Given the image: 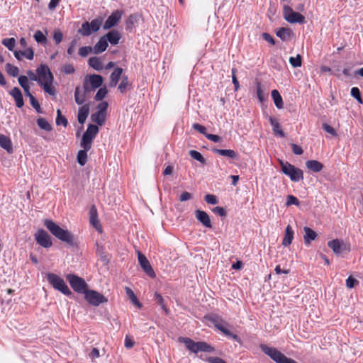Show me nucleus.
I'll use <instances>...</instances> for the list:
<instances>
[{
	"mask_svg": "<svg viewBox=\"0 0 363 363\" xmlns=\"http://www.w3.org/2000/svg\"><path fill=\"white\" fill-rule=\"evenodd\" d=\"M44 225L58 240L69 246H77L78 242L74 235L68 230L61 228L52 220L45 219L44 220Z\"/></svg>",
	"mask_w": 363,
	"mask_h": 363,
	"instance_id": "1",
	"label": "nucleus"
},
{
	"mask_svg": "<svg viewBox=\"0 0 363 363\" xmlns=\"http://www.w3.org/2000/svg\"><path fill=\"white\" fill-rule=\"evenodd\" d=\"M178 342L184 344L186 348L194 354H197L199 352L208 353L215 352V348L204 341L195 342L189 337L180 336L178 337Z\"/></svg>",
	"mask_w": 363,
	"mask_h": 363,
	"instance_id": "2",
	"label": "nucleus"
},
{
	"mask_svg": "<svg viewBox=\"0 0 363 363\" xmlns=\"http://www.w3.org/2000/svg\"><path fill=\"white\" fill-rule=\"evenodd\" d=\"M208 319L217 330L222 332L226 337L238 342H241L240 337L237 334L233 333L227 328L228 323L220 316L213 314L209 315Z\"/></svg>",
	"mask_w": 363,
	"mask_h": 363,
	"instance_id": "3",
	"label": "nucleus"
},
{
	"mask_svg": "<svg viewBox=\"0 0 363 363\" xmlns=\"http://www.w3.org/2000/svg\"><path fill=\"white\" fill-rule=\"evenodd\" d=\"M47 279L55 289L60 291L67 296H71L72 295V291L68 288L64 279L58 275L54 273H48L47 274Z\"/></svg>",
	"mask_w": 363,
	"mask_h": 363,
	"instance_id": "4",
	"label": "nucleus"
},
{
	"mask_svg": "<svg viewBox=\"0 0 363 363\" xmlns=\"http://www.w3.org/2000/svg\"><path fill=\"white\" fill-rule=\"evenodd\" d=\"M281 167V172L289 177L292 182H298L302 179H303V171L297 167H295L291 164L286 162H280Z\"/></svg>",
	"mask_w": 363,
	"mask_h": 363,
	"instance_id": "5",
	"label": "nucleus"
},
{
	"mask_svg": "<svg viewBox=\"0 0 363 363\" xmlns=\"http://www.w3.org/2000/svg\"><path fill=\"white\" fill-rule=\"evenodd\" d=\"M99 132V128L96 125L89 124L86 130L84 133L81 141V147L84 149L90 150L92 140Z\"/></svg>",
	"mask_w": 363,
	"mask_h": 363,
	"instance_id": "6",
	"label": "nucleus"
},
{
	"mask_svg": "<svg viewBox=\"0 0 363 363\" xmlns=\"http://www.w3.org/2000/svg\"><path fill=\"white\" fill-rule=\"evenodd\" d=\"M67 280L69 281L71 287L77 293L79 294H85V292L88 290L87 284L86 281L81 277L75 275V274H67Z\"/></svg>",
	"mask_w": 363,
	"mask_h": 363,
	"instance_id": "7",
	"label": "nucleus"
},
{
	"mask_svg": "<svg viewBox=\"0 0 363 363\" xmlns=\"http://www.w3.org/2000/svg\"><path fill=\"white\" fill-rule=\"evenodd\" d=\"M283 14L284 19L290 23H304L305 17L296 11H294L291 7L284 5L283 7Z\"/></svg>",
	"mask_w": 363,
	"mask_h": 363,
	"instance_id": "8",
	"label": "nucleus"
},
{
	"mask_svg": "<svg viewBox=\"0 0 363 363\" xmlns=\"http://www.w3.org/2000/svg\"><path fill=\"white\" fill-rule=\"evenodd\" d=\"M85 300L94 306H98L101 303H106L108 299L101 293L88 289L84 294Z\"/></svg>",
	"mask_w": 363,
	"mask_h": 363,
	"instance_id": "9",
	"label": "nucleus"
},
{
	"mask_svg": "<svg viewBox=\"0 0 363 363\" xmlns=\"http://www.w3.org/2000/svg\"><path fill=\"white\" fill-rule=\"evenodd\" d=\"M39 79L38 84H40L45 82H53L54 77L49 67L45 64H40L36 69Z\"/></svg>",
	"mask_w": 363,
	"mask_h": 363,
	"instance_id": "10",
	"label": "nucleus"
},
{
	"mask_svg": "<svg viewBox=\"0 0 363 363\" xmlns=\"http://www.w3.org/2000/svg\"><path fill=\"white\" fill-rule=\"evenodd\" d=\"M36 242L45 248H49L52 245L51 237L43 229H38L34 235Z\"/></svg>",
	"mask_w": 363,
	"mask_h": 363,
	"instance_id": "11",
	"label": "nucleus"
},
{
	"mask_svg": "<svg viewBox=\"0 0 363 363\" xmlns=\"http://www.w3.org/2000/svg\"><path fill=\"white\" fill-rule=\"evenodd\" d=\"M123 13V12L121 10H116L113 11L104 22L103 25L104 30H109L116 26L121 21Z\"/></svg>",
	"mask_w": 363,
	"mask_h": 363,
	"instance_id": "12",
	"label": "nucleus"
},
{
	"mask_svg": "<svg viewBox=\"0 0 363 363\" xmlns=\"http://www.w3.org/2000/svg\"><path fill=\"white\" fill-rule=\"evenodd\" d=\"M90 91L87 80L85 79L83 88L77 86L74 90V100L77 104L82 105L86 101V94Z\"/></svg>",
	"mask_w": 363,
	"mask_h": 363,
	"instance_id": "13",
	"label": "nucleus"
},
{
	"mask_svg": "<svg viewBox=\"0 0 363 363\" xmlns=\"http://www.w3.org/2000/svg\"><path fill=\"white\" fill-rule=\"evenodd\" d=\"M138 262L143 269V271L146 273L147 275H148L151 278H155L156 277V274L152 267V266L150 264L149 260L147 259V257L142 254L140 251L138 252Z\"/></svg>",
	"mask_w": 363,
	"mask_h": 363,
	"instance_id": "14",
	"label": "nucleus"
},
{
	"mask_svg": "<svg viewBox=\"0 0 363 363\" xmlns=\"http://www.w3.org/2000/svg\"><path fill=\"white\" fill-rule=\"evenodd\" d=\"M195 216L196 219L206 228H212L213 225L211 221L210 216L204 211L199 209L195 211Z\"/></svg>",
	"mask_w": 363,
	"mask_h": 363,
	"instance_id": "15",
	"label": "nucleus"
},
{
	"mask_svg": "<svg viewBox=\"0 0 363 363\" xmlns=\"http://www.w3.org/2000/svg\"><path fill=\"white\" fill-rule=\"evenodd\" d=\"M89 88L91 90H95L99 88L103 84V77L101 75L93 74L89 76V81L87 80Z\"/></svg>",
	"mask_w": 363,
	"mask_h": 363,
	"instance_id": "16",
	"label": "nucleus"
},
{
	"mask_svg": "<svg viewBox=\"0 0 363 363\" xmlns=\"http://www.w3.org/2000/svg\"><path fill=\"white\" fill-rule=\"evenodd\" d=\"M10 95L15 99L16 106L18 108H21L24 105L23 97L21 91L18 87L13 88L9 91Z\"/></svg>",
	"mask_w": 363,
	"mask_h": 363,
	"instance_id": "17",
	"label": "nucleus"
},
{
	"mask_svg": "<svg viewBox=\"0 0 363 363\" xmlns=\"http://www.w3.org/2000/svg\"><path fill=\"white\" fill-rule=\"evenodd\" d=\"M104 37L107 39V43L109 42L113 45L118 44L121 38V35L117 30H110L104 35Z\"/></svg>",
	"mask_w": 363,
	"mask_h": 363,
	"instance_id": "18",
	"label": "nucleus"
},
{
	"mask_svg": "<svg viewBox=\"0 0 363 363\" xmlns=\"http://www.w3.org/2000/svg\"><path fill=\"white\" fill-rule=\"evenodd\" d=\"M108 45L107 43V39L105 38L104 35H103L99 38V41L92 48L93 52L94 54H100L104 52L108 48Z\"/></svg>",
	"mask_w": 363,
	"mask_h": 363,
	"instance_id": "19",
	"label": "nucleus"
},
{
	"mask_svg": "<svg viewBox=\"0 0 363 363\" xmlns=\"http://www.w3.org/2000/svg\"><path fill=\"white\" fill-rule=\"evenodd\" d=\"M13 55L18 60H21L22 57L31 60L34 57V51L31 48H28L23 51L16 50L13 52Z\"/></svg>",
	"mask_w": 363,
	"mask_h": 363,
	"instance_id": "20",
	"label": "nucleus"
},
{
	"mask_svg": "<svg viewBox=\"0 0 363 363\" xmlns=\"http://www.w3.org/2000/svg\"><path fill=\"white\" fill-rule=\"evenodd\" d=\"M123 69L121 67H116L114 69L113 72L110 76V83L109 86L111 87H115L118 83V81L121 77L123 73Z\"/></svg>",
	"mask_w": 363,
	"mask_h": 363,
	"instance_id": "21",
	"label": "nucleus"
},
{
	"mask_svg": "<svg viewBox=\"0 0 363 363\" xmlns=\"http://www.w3.org/2000/svg\"><path fill=\"white\" fill-rule=\"evenodd\" d=\"M213 152L223 157L230 159H238V154L233 150L230 149H213Z\"/></svg>",
	"mask_w": 363,
	"mask_h": 363,
	"instance_id": "22",
	"label": "nucleus"
},
{
	"mask_svg": "<svg viewBox=\"0 0 363 363\" xmlns=\"http://www.w3.org/2000/svg\"><path fill=\"white\" fill-rule=\"evenodd\" d=\"M306 166L310 171L315 173L320 172L323 168V164L320 162L314 160H308Z\"/></svg>",
	"mask_w": 363,
	"mask_h": 363,
	"instance_id": "23",
	"label": "nucleus"
},
{
	"mask_svg": "<svg viewBox=\"0 0 363 363\" xmlns=\"http://www.w3.org/2000/svg\"><path fill=\"white\" fill-rule=\"evenodd\" d=\"M343 244V241L339 239H335L328 242V247L335 255H339L341 253Z\"/></svg>",
	"mask_w": 363,
	"mask_h": 363,
	"instance_id": "24",
	"label": "nucleus"
},
{
	"mask_svg": "<svg viewBox=\"0 0 363 363\" xmlns=\"http://www.w3.org/2000/svg\"><path fill=\"white\" fill-rule=\"evenodd\" d=\"M0 147L6 150L9 153L13 152L11 140L7 136L0 134Z\"/></svg>",
	"mask_w": 363,
	"mask_h": 363,
	"instance_id": "25",
	"label": "nucleus"
},
{
	"mask_svg": "<svg viewBox=\"0 0 363 363\" xmlns=\"http://www.w3.org/2000/svg\"><path fill=\"white\" fill-rule=\"evenodd\" d=\"M294 239V231L291 227L288 225L285 229V235L282 240V245L284 247L290 245Z\"/></svg>",
	"mask_w": 363,
	"mask_h": 363,
	"instance_id": "26",
	"label": "nucleus"
},
{
	"mask_svg": "<svg viewBox=\"0 0 363 363\" xmlns=\"http://www.w3.org/2000/svg\"><path fill=\"white\" fill-rule=\"evenodd\" d=\"M268 119L271 125L272 126V130L274 134L279 135L281 138H284L285 136V134L284 131L281 130L278 121L272 116H269Z\"/></svg>",
	"mask_w": 363,
	"mask_h": 363,
	"instance_id": "27",
	"label": "nucleus"
},
{
	"mask_svg": "<svg viewBox=\"0 0 363 363\" xmlns=\"http://www.w3.org/2000/svg\"><path fill=\"white\" fill-rule=\"evenodd\" d=\"M303 230L305 232V235L303 236L304 242L306 245H309L311 244V241L314 240L316 238L317 233L309 227H304Z\"/></svg>",
	"mask_w": 363,
	"mask_h": 363,
	"instance_id": "28",
	"label": "nucleus"
},
{
	"mask_svg": "<svg viewBox=\"0 0 363 363\" xmlns=\"http://www.w3.org/2000/svg\"><path fill=\"white\" fill-rule=\"evenodd\" d=\"M96 255L100 256V259L104 264H108L109 262V259L106 255L104 247L99 245L98 242L96 243Z\"/></svg>",
	"mask_w": 363,
	"mask_h": 363,
	"instance_id": "29",
	"label": "nucleus"
},
{
	"mask_svg": "<svg viewBox=\"0 0 363 363\" xmlns=\"http://www.w3.org/2000/svg\"><path fill=\"white\" fill-rule=\"evenodd\" d=\"M89 113V108L88 105H84L79 109L77 119L80 124L85 123L86 118Z\"/></svg>",
	"mask_w": 363,
	"mask_h": 363,
	"instance_id": "30",
	"label": "nucleus"
},
{
	"mask_svg": "<svg viewBox=\"0 0 363 363\" xmlns=\"http://www.w3.org/2000/svg\"><path fill=\"white\" fill-rule=\"evenodd\" d=\"M291 30L289 28H286L284 27L279 28L276 31L277 36L279 37L283 41L288 40L291 35Z\"/></svg>",
	"mask_w": 363,
	"mask_h": 363,
	"instance_id": "31",
	"label": "nucleus"
},
{
	"mask_svg": "<svg viewBox=\"0 0 363 363\" xmlns=\"http://www.w3.org/2000/svg\"><path fill=\"white\" fill-rule=\"evenodd\" d=\"M271 94L276 107L279 109L282 108L284 107V102L279 92L277 89H274L272 91Z\"/></svg>",
	"mask_w": 363,
	"mask_h": 363,
	"instance_id": "32",
	"label": "nucleus"
},
{
	"mask_svg": "<svg viewBox=\"0 0 363 363\" xmlns=\"http://www.w3.org/2000/svg\"><path fill=\"white\" fill-rule=\"evenodd\" d=\"M91 119L93 122L101 126L104 124L106 121L105 113L96 111V113L91 114Z\"/></svg>",
	"mask_w": 363,
	"mask_h": 363,
	"instance_id": "33",
	"label": "nucleus"
},
{
	"mask_svg": "<svg viewBox=\"0 0 363 363\" xmlns=\"http://www.w3.org/2000/svg\"><path fill=\"white\" fill-rule=\"evenodd\" d=\"M88 64L95 70L99 71L103 68L100 59L97 57H91L88 60Z\"/></svg>",
	"mask_w": 363,
	"mask_h": 363,
	"instance_id": "34",
	"label": "nucleus"
},
{
	"mask_svg": "<svg viewBox=\"0 0 363 363\" xmlns=\"http://www.w3.org/2000/svg\"><path fill=\"white\" fill-rule=\"evenodd\" d=\"M33 38L38 43L43 45H45L48 42L46 35L40 30H38L35 32Z\"/></svg>",
	"mask_w": 363,
	"mask_h": 363,
	"instance_id": "35",
	"label": "nucleus"
},
{
	"mask_svg": "<svg viewBox=\"0 0 363 363\" xmlns=\"http://www.w3.org/2000/svg\"><path fill=\"white\" fill-rule=\"evenodd\" d=\"M89 150H86V149H84L83 150H81L78 152L77 153V162L81 165V166H84L86 162V159H87V152L89 151Z\"/></svg>",
	"mask_w": 363,
	"mask_h": 363,
	"instance_id": "36",
	"label": "nucleus"
},
{
	"mask_svg": "<svg viewBox=\"0 0 363 363\" xmlns=\"http://www.w3.org/2000/svg\"><path fill=\"white\" fill-rule=\"evenodd\" d=\"M126 294L129 296L132 303L135 305L138 308H140L142 307L141 303L138 301V298L135 295L134 292L129 288L125 287Z\"/></svg>",
	"mask_w": 363,
	"mask_h": 363,
	"instance_id": "37",
	"label": "nucleus"
},
{
	"mask_svg": "<svg viewBox=\"0 0 363 363\" xmlns=\"http://www.w3.org/2000/svg\"><path fill=\"white\" fill-rule=\"evenodd\" d=\"M103 19L101 18H97L95 19H93L89 23V27L91 28V30L92 33H96L99 30L101 24H102Z\"/></svg>",
	"mask_w": 363,
	"mask_h": 363,
	"instance_id": "38",
	"label": "nucleus"
},
{
	"mask_svg": "<svg viewBox=\"0 0 363 363\" xmlns=\"http://www.w3.org/2000/svg\"><path fill=\"white\" fill-rule=\"evenodd\" d=\"M37 124L40 128L46 131H50L52 129V125L44 118H38Z\"/></svg>",
	"mask_w": 363,
	"mask_h": 363,
	"instance_id": "39",
	"label": "nucleus"
},
{
	"mask_svg": "<svg viewBox=\"0 0 363 363\" xmlns=\"http://www.w3.org/2000/svg\"><path fill=\"white\" fill-rule=\"evenodd\" d=\"M40 86H42L47 94H48L50 96L55 95V88L52 86V82H45L43 84H39Z\"/></svg>",
	"mask_w": 363,
	"mask_h": 363,
	"instance_id": "40",
	"label": "nucleus"
},
{
	"mask_svg": "<svg viewBox=\"0 0 363 363\" xmlns=\"http://www.w3.org/2000/svg\"><path fill=\"white\" fill-rule=\"evenodd\" d=\"M5 69L8 74L12 77H16L19 73L18 68L10 63L6 64Z\"/></svg>",
	"mask_w": 363,
	"mask_h": 363,
	"instance_id": "41",
	"label": "nucleus"
},
{
	"mask_svg": "<svg viewBox=\"0 0 363 363\" xmlns=\"http://www.w3.org/2000/svg\"><path fill=\"white\" fill-rule=\"evenodd\" d=\"M78 32L83 36L90 35L92 31L91 30V28L89 27V23L87 21L83 23L82 25V28L78 30Z\"/></svg>",
	"mask_w": 363,
	"mask_h": 363,
	"instance_id": "42",
	"label": "nucleus"
},
{
	"mask_svg": "<svg viewBox=\"0 0 363 363\" xmlns=\"http://www.w3.org/2000/svg\"><path fill=\"white\" fill-rule=\"evenodd\" d=\"M90 223L95 227L97 228L99 220L97 219V211L94 206L90 209Z\"/></svg>",
	"mask_w": 363,
	"mask_h": 363,
	"instance_id": "43",
	"label": "nucleus"
},
{
	"mask_svg": "<svg viewBox=\"0 0 363 363\" xmlns=\"http://www.w3.org/2000/svg\"><path fill=\"white\" fill-rule=\"evenodd\" d=\"M1 43L9 50L13 51L16 45V40L13 38H4Z\"/></svg>",
	"mask_w": 363,
	"mask_h": 363,
	"instance_id": "44",
	"label": "nucleus"
},
{
	"mask_svg": "<svg viewBox=\"0 0 363 363\" xmlns=\"http://www.w3.org/2000/svg\"><path fill=\"white\" fill-rule=\"evenodd\" d=\"M189 155L194 160H197L198 162H201V164L206 163V160L203 157V155L198 151L191 150L189 151Z\"/></svg>",
	"mask_w": 363,
	"mask_h": 363,
	"instance_id": "45",
	"label": "nucleus"
},
{
	"mask_svg": "<svg viewBox=\"0 0 363 363\" xmlns=\"http://www.w3.org/2000/svg\"><path fill=\"white\" fill-rule=\"evenodd\" d=\"M256 89H257V96L259 101L260 102H263L264 101H265V99L267 98V95L265 94L260 82L257 83Z\"/></svg>",
	"mask_w": 363,
	"mask_h": 363,
	"instance_id": "46",
	"label": "nucleus"
},
{
	"mask_svg": "<svg viewBox=\"0 0 363 363\" xmlns=\"http://www.w3.org/2000/svg\"><path fill=\"white\" fill-rule=\"evenodd\" d=\"M57 118H56V124L57 125H63L64 127H66L67 125V118L61 114V111L60 109H57Z\"/></svg>",
	"mask_w": 363,
	"mask_h": 363,
	"instance_id": "47",
	"label": "nucleus"
},
{
	"mask_svg": "<svg viewBox=\"0 0 363 363\" xmlns=\"http://www.w3.org/2000/svg\"><path fill=\"white\" fill-rule=\"evenodd\" d=\"M154 300L155 301L159 304L160 306H161V308L165 311V313H167V308L164 304V298L162 296L161 294H160L159 293H155V295H154Z\"/></svg>",
	"mask_w": 363,
	"mask_h": 363,
	"instance_id": "48",
	"label": "nucleus"
},
{
	"mask_svg": "<svg viewBox=\"0 0 363 363\" xmlns=\"http://www.w3.org/2000/svg\"><path fill=\"white\" fill-rule=\"evenodd\" d=\"M289 63L294 67H301L302 64L301 56L298 54L296 57H291L289 58Z\"/></svg>",
	"mask_w": 363,
	"mask_h": 363,
	"instance_id": "49",
	"label": "nucleus"
},
{
	"mask_svg": "<svg viewBox=\"0 0 363 363\" xmlns=\"http://www.w3.org/2000/svg\"><path fill=\"white\" fill-rule=\"evenodd\" d=\"M351 96L357 99V101L362 104L363 100L361 96V93L358 87H352L351 89Z\"/></svg>",
	"mask_w": 363,
	"mask_h": 363,
	"instance_id": "50",
	"label": "nucleus"
},
{
	"mask_svg": "<svg viewBox=\"0 0 363 363\" xmlns=\"http://www.w3.org/2000/svg\"><path fill=\"white\" fill-rule=\"evenodd\" d=\"M108 94V91L106 87L100 88L96 92L94 99L96 101H101L103 99L106 97Z\"/></svg>",
	"mask_w": 363,
	"mask_h": 363,
	"instance_id": "51",
	"label": "nucleus"
},
{
	"mask_svg": "<svg viewBox=\"0 0 363 363\" xmlns=\"http://www.w3.org/2000/svg\"><path fill=\"white\" fill-rule=\"evenodd\" d=\"M128 85V78L127 76H123L122 80L118 86V90L121 93H124Z\"/></svg>",
	"mask_w": 363,
	"mask_h": 363,
	"instance_id": "52",
	"label": "nucleus"
},
{
	"mask_svg": "<svg viewBox=\"0 0 363 363\" xmlns=\"http://www.w3.org/2000/svg\"><path fill=\"white\" fill-rule=\"evenodd\" d=\"M53 39L56 45H58L62 42L63 39V34L60 30L56 29L54 30Z\"/></svg>",
	"mask_w": 363,
	"mask_h": 363,
	"instance_id": "53",
	"label": "nucleus"
},
{
	"mask_svg": "<svg viewBox=\"0 0 363 363\" xmlns=\"http://www.w3.org/2000/svg\"><path fill=\"white\" fill-rule=\"evenodd\" d=\"M18 80L20 86L23 88V89H27V88L30 87L28 84V79L26 76L21 75Z\"/></svg>",
	"mask_w": 363,
	"mask_h": 363,
	"instance_id": "54",
	"label": "nucleus"
},
{
	"mask_svg": "<svg viewBox=\"0 0 363 363\" xmlns=\"http://www.w3.org/2000/svg\"><path fill=\"white\" fill-rule=\"evenodd\" d=\"M291 205H295V206L299 205L298 199L293 195H289L286 197V206H289Z\"/></svg>",
	"mask_w": 363,
	"mask_h": 363,
	"instance_id": "55",
	"label": "nucleus"
},
{
	"mask_svg": "<svg viewBox=\"0 0 363 363\" xmlns=\"http://www.w3.org/2000/svg\"><path fill=\"white\" fill-rule=\"evenodd\" d=\"M91 51H93V49L90 46L81 47L79 49V55L81 57H86Z\"/></svg>",
	"mask_w": 363,
	"mask_h": 363,
	"instance_id": "56",
	"label": "nucleus"
},
{
	"mask_svg": "<svg viewBox=\"0 0 363 363\" xmlns=\"http://www.w3.org/2000/svg\"><path fill=\"white\" fill-rule=\"evenodd\" d=\"M205 201L208 204L215 205L218 203V198L213 194H206L205 196Z\"/></svg>",
	"mask_w": 363,
	"mask_h": 363,
	"instance_id": "57",
	"label": "nucleus"
},
{
	"mask_svg": "<svg viewBox=\"0 0 363 363\" xmlns=\"http://www.w3.org/2000/svg\"><path fill=\"white\" fill-rule=\"evenodd\" d=\"M30 102L33 108H35L38 113H43L40 104L35 97H32L31 100H30Z\"/></svg>",
	"mask_w": 363,
	"mask_h": 363,
	"instance_id": "58",
	"label": "nucleus"
},
{
	"mask_svg": "<svg viewBox=\"0 0 363 363\" xmlns=\"http://www.w3.org/2000/svg\"><path fill=\"white\" fill-rule=\"evenodd\" d=\"M137 21V16L135 15H130L126 20L127 29L131 28L135 23Z\"/></svg>",
	"mask_w": 363,
	"mask_h": 363,
	"instance_id": "59",
	"label": "nucleus"
},
{
	"mask_svg": "<svg viewBox=\"0 0 363 363\" xmlns=\"http://www.w3.org/2000/svg\"><path fill=\"white\" fill-rule=\"evenodd\" d=\"M192 128L199 131L201 134L203 135L206 137V135L208 133L206 132V128L205 126L199 124V123H194L192 125Z\"/></svg>",
	"mask_w": 363,
	"mask_h": 363,
	"instance_id": "60",
	"label": "nucleus"
},
{
	"mask_svg": "<svg viewBox=\"0 0 363 363\" xmlns=\"http://www.w3.org/2000/svg\"><path fill=\"white\" fill-rule=\"evenodd\" d=\"M213 212L221 217H225L227 212L225 209L220 206H216L213 208Z\"/></svg>",
	"mask_w": 363,
	"mask_h": 363,
	"instance_id": "61",
	"label": "nucleus"
},
{
	"mask_svg": "<svg viewBox=\"0 0 363 363\" xmlns=\"http://www.w3.org/2000/svg\"><path fill=\"white\" fill-rule=\"evenodd\" d=\"M322 128L325 131H326L329 134L332 135L333 136L337 135V133H336L335 130L330 125L324 123L322 125Z\"/></svg>",
	"mask_w": 363,
	"mask_h": 363,
	"instance_id": "62",
	"label": "nucleus"
},
{
	"mask_svg": "<svg viewBox=\"0 0 363 363\" xmlns=\"http://www.w3.org/2000/svg\"><path fill=\"white\" fill-rule=\"evenodd\" d=\"M357 284H358V281L352 276H350L346 280V286L349 289L353 288Z\"/></svg>",
	"mask_w": 363,
	"mask_h": 363,
	"instance_id": "63",
	"label": "nucleus"
},
{
	"mask_svg": "<svg viewBox=\"0 0 363 363\" xmlns=\"http://www.w3.org/2000/svg\"><path fill=\"white\" fill-rule=\"evenodd\" d=\"M208 363H226L223 359L218 357H209L206 359Z\"/></svg>",
	"mask_w": 363,
	"mask_h": 363,
	"instance_id": "64",
	"label": "nucleus"
}]
</instances>
